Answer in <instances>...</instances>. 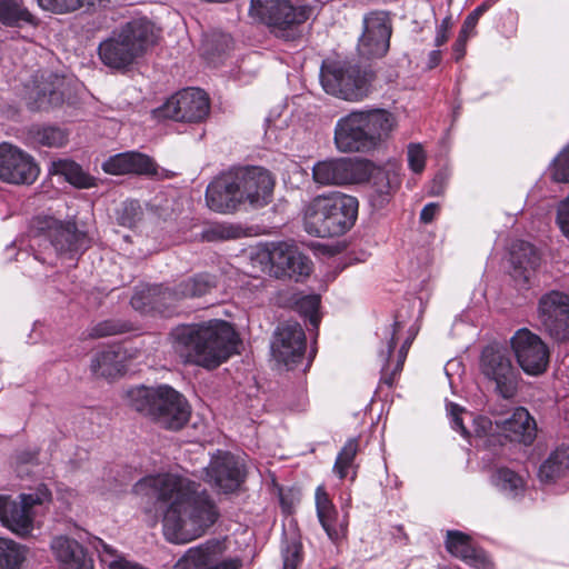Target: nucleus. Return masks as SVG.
Here are the masks:
<instances>
[{"label": "nucleus", "instance_id": "a878e982", "mask_svg": "<svg viewBox=\"0 0 569 569\" xmlns=\"http://www.w3.org/2000/svg\"><path fill=\"white\" fill-rule=\"evenodd\" d=\"M312 9L306 4H292L289 0H282L276 11V18L269 27L277 36L286 39L296 37L295 27L306 22Z\"/></svg>", "mask_w": 569, "mask_h": 569}, {"label": "nucleus", "instance_id": "72a5a7b5", "mask_svg": "<svg viewBox=\"0 0 569 569\" xmlns=\"http://www.w3.org/2000/svg\"><path fill=\"white\" fill-rule=\"evenodd\" d=\"M29 108L32 110H47L63 102V93L52 81L37 84L29 93Z\"/></svg>", "mask_w": 569, "mask_h": 569}, {"label": "nucleus", "instance_id": "e2e57ef3", "mask_svg": "<svg viewBox=\"0 0 569 569\" xmlns=\"http://www.w3.org/2000/svg\"><path fill=\"white\" fill-rule=\"evenodd\" d=\"M440 61H441V51L440 50H432L429 53L428 68L429 69L436 68L440 63Z\"/></svg>", "mask_w": 569, "mask_h": 569}, {"label": "nucleus", "instance_id": "20e7f679", "mask_svg": "<svg viewBox=\"0 0 569 569\" xmlns=\"http://www.w3.org/2000/svg\"><path fill=\"white\" fill-rule=\"evenodd\" d=\"M130 408L169 430L181 429L190 418L184 397L168 385L157 388L139 386L126 393Z\"/></svg>", "mask_w": 569, "mask_h": 569}, {"label": "nucleus", "instance_id": "3c124183", "mask_svg": "<svg viewBox=\"0 0 569 569\" xmlns=\"http://www.w3.org/2000/svg\"><path fill=\"white\" fill-rule=\"evenodd\" d=\"M320 305V299L316 295L306 296L298 302L299 309L305 312L313 327H318L319 317L317 315Z\"/></svg>", "mask_w": 569, "mask_h": 569}, {"label": "nucleus", "instance_id": "6ab92c4d", "mask_svg": "<svg viewBox=\"0 0 569 569\" xmlns=\"http://www.w3.org/2000/svg\"><path fill=\"white\" fill-rule=\"evenodd\" d=\"M39 174L34 159L10 143H0V180L13 184H31Z\"/></svg>", "mask_w": 569, "mask_h": 569}, {"label": "nucleus", "instance_id": "f704fd0d", "mask_svg": "<svg viewBox=\"0 0 569 569\" xmlns=\"http://www.w3.org/2000/svg\"><path fill=\"white\" fill-rule=\"evenodd\" d=\"M569 471V447H559L550 453L539 468V478L542 482L555 481Z\"/></svg>", "mask_w": 569, "mask_h": 569}, {"label": "nucleus", "instance_id": "052dcab7", "mask_svg": "<svg viewBox=\"0 0 569 569\" xmlns=\"http://www.w3.org/2000/svg\"><path fill=\"white\" fill-rule=\"evenodd\" d=\"M469 38L470 37L459 32V36L452 46L453 57L456 61H459L465 57L466 46Z\"/></svg>", "mask_w": 569, "mask_h": 569}, {"label": "nucleus", "instance_id": "ea45409f", "mask_svg": "<svg viewBox=\"0 0 569 569\" xmlns=\"http://www.w3.org/2000/svg\"><path fill=\"white\" fill-rule=\"evenodd\" d=\"M398 179L390 177L386 171H379L373 176L372 191L370 194L371 201H375L378 206H383L389 201L391 193L398 187Z\"/></svg>", "mask_w": 569, "mask_h": 569}, {"label": "nucleus", "instance_id": "b1692460", "mask_svg": "<svg viewBox=\"0 0 569 569\" xmlns=\"http://www.w3.org/2000/svg\"><path fill=\"white\" fill-rule=\"evenodd\" d=\"M447 551L477 569H492L486 552L472 543L471 538L458 530H448L446 538Z\"/></svg>", "mask_w": 569, "mask_h": 569}, {"label": "nucleus", "instance_id": "6e6d98bb", "mask_svg": "<svg viewBox=\"0 0 569 569\" xmlns=\"http://www.w3.org/2000/svg\"><path fill=\"white\" fill-rule=\"evenodd\" d=\"M283 568L297 569L301 561V547L299 543H291L282 550Z\"/></svg>", "mask_w": 569, "mask_h": 569}, {"label": "nucleus", "instance_id": "864d4df0", "mask_svg": "<svg viewBox=\"0 0 569 569\" xmlns=\"http://www.w3.org/2000/svg\"><path fill=\"white\" fill-rule=\"evenodd\" d=\"M489 7L490 4L488 2H483L472 10L465 19L460 33L472 37L480 17L489 9Z\"/></svg>", "mask_w": 569, "mask_h": 569}, {"label": "nucleus", "instance_id": "2f4dec72", "mask_svg": "<svg viewBox=\"0 0 569 569\" xmlns=\"http://www.w3.org/2000/svg\"><path fill=\"white\" fill-rule=\"evenodd\" d=\"M49 172L53 176L63 177L66 181L79 189H89L96 186V179L70 159L51 161Z\"/></svg>", "mask_w": 569, "mask_h": 569}, {"label": "nucleus", "instance_id": "338daca9", "mask_svg": "<svg viewBox=\"0 0 569 569\" xmlns=\"http://www.w3.org/2000/svg\"><path fill=\"white\" fill-rule=\"evenodd\" d=\"M440 180H441V178H440L439 176H437V177L435 178V180H433V187H432V189H431V191H430V193H431V194H433V196H438V194H440V193L442 192V187H441V186L436 187V184H437Z\"/></svg>", "mask_w": 569, "mask_h": 569}, {"label": "nucleus", "instance_id": "8fccbe9b", "mask_svg": "<svg viewBox=\"0 0 569 569\" xmlns=\"http://www.w3.org/2000/svg\"><path fill=\"white\" fill-rule=\"evenodd\" d=\"M92 546L96 549V551L98 552L101 562L106 563L109 567V569H111L113 561L114 562H127L126 559L121 558L118 555V552L114 548H112L111 546L106 543L100 538H94V540L92 541Z\"/></svg>", "mask_w": 569, "mask_h": 569}, {"label": "nucleus", "instance_id": "c85d7f7f", "mask_svg": "<svg viewBox=\"0 0 569 569\" xmlns=\"http://www.w3.org/2000/svg\"><path fill=\"white\" fill-rule=\"evenodd\" d=\"M171 296L170 288L160 284L147 286L134 292L130 303L134 310L141 313L164 312L172 306Z\"/></svg>", "mask_w": 569, "mask_h": 569}, {"label": "nucleus", "instance_id": "f8f14e48", "mask_svg": "<svg viewBox=\"0 0 569 569\" xmlns=\"http://www.w3.org/2000/svg\"><path fill=\"white\" fill-rule=\"evenodd\" d=\"M312 178L321 186L361 183L371 178L370 163L349 158L318 161L312 168Z\"/></svg>", "mask_w": 569, "mask_h": 569}, {"label": "nucleus", "instance_id": "a211bd4d", "mask_svg": "<svg viewBox=\"0 0 569 569\" xmlns=\"http://www.w3.org/2000/svg\"><path fill=\"white\" fill-rule=\"evenodd\" d=\"M271 352L289 369L300 363L306 352V335L301 325L291 320L280 323L273 333Z\"/></svg>", "mask_w": 569, "mask_h": 569}, {"label": "nucleus", "instance_id": "4c0bfd02", "mask_svg": "<svg viewBox=\"0 0 569 569\" xmlns=\"http://www.w3.org/2000/svg\"><path fill=\"white\" fill-rule=\"evenodd\" d=\"M29 136L33 143L48 148H60L68 141V132L56 126H32Z\"/></svg>", "mask_w": 569, "mask_h": 569}, {"label": "nucleus", "instance_id": "c9c22d12", "mask_svg": "<svg viewBox=\"0 0 569 569\" xmlns=\"http://www.w3.org/2000/svg\"><path fill=\"white\" fill-rule=\"evenodd\" d=\"M493 486L507 498L516 499L523 495V478L509 468H499L491 477Z\"/></svg>", "mask_w": 569, "mask_h": 569}, {"label": "nucleus", "instance_id": "680f3d73", "mask_svg": "<svg viewBox=\"0 0 569 569\" xmlns=\"http://www.w3.org/2000/svg\"><path fill=\"white\" fill-rule=\"evenodd\" d=\"M439 207L437 203H428L426 204L420 212V220L425 223H429L433 220L437 214Z\"/></svg>", "mask_w": 569, "mask_h": 569}, {"label": "nucleus", "instance_id": "c756f323", "mask_svg": "<svg viewBox=\"0 0 569 569\" xmlns=\"http://www.w3.org/2000/svg\"><path fill=\"white\" fill-rule=\"evenodd\" d=\"M510 261L513 267V277L522 278L525 282H528L532 272L540 264V256L531 243L517 240L511 244Z\"/></svg>", "mask_w": 569, "mask_h": 569}, {"label": "nucleus", "instance_id": "4d7b16f0", "mask_svg": "<svg viewBox=\"0 0 569 569\" xmlns=\"http://www.w3.org/2000/svg\"><path fill=\"white\" fill-rule=\"evenodd\" d=\"M557 222L561 232L569 239V196L558 207Z\"/></svg>", "mask_w": 569, "mask_h": 569}, {"label": "nucleus", "instance_id": "f257e3e1", "mask_svg": "<svg viewBox=\"0 0 569 569\" xmlns=\"http://www.w3.org/2000/svg\"><path fill=\"white\" fill-rule=\"evenodd\" d=\"M133 492L162 515L163 535L183 545L203 536L219 519V509L199 482L173 473L150 475Z\"/></svg>", "mask_w": 569, "mask_h": 569}, {"label": "nucleus", "instance_id": "aec40b11", "mask_svg": "<svg viewBox=\"0 0 569 569\" xmlns=\"http://www.w3.org/2000/svg\"><path fill=\"white\" fill-rule=\"evenodd\" d=\"M206 477L220 491L233 492L246 479L244 465L233 455L218 451L206 468Z\"/></svg>", "mask_w": 569, "mask_h": 569}, {"label": "nucleus", "instance_id": "412c9836", "mask_svg": "<svg viewBox=\"0 0 569 569\" xmlns=\"http://www.w3.org/2000/svg\"><path fill=\"white\" fill-rule=\"evenodd\" d=\"M221 543L218 540H208L197 547L189 548L176 562L172 569H239L238 560H223Z\"/></svg>", "mask_w": 569, "mask_h": 569}, {"label": "nucleus", "instance_id": "e433bc0d", "mask_svg": "<svg viewBox=\"0 0 569 569\" xmlns=\"http://www.w3.org/2000/svg\"><path fill=\"white\" fill-rule=\"evenodd\" d=\"M0 22L7 27L22 23L36 24V17L22 4V0H0Z\"/></svg>", "mask_w": 569, "mask_h": 569}, {"label": "nucleus", "instance_id": "39448f33", "mask_svg": "<svg viewBox=\"0 0 569 569\" xmlns=\"http://www.w3.org/2000/svg\"><path fill=\"white\" fill-rule=\"evenodd\" d=\"M358 207L357 198L345 193L318 196L306 206L305 230L318 238L342 236L353 227Z\"/></svg>", "mask_w": 569, "mask_h": 569}, {"label": "nucleus", "instance_id": "2eb2a0df", "mask_svg": "<svg viewBox=\"0 0 569 569\" xmlns=\"http://www.w3.org/2000/svg\"><path fill=\"white\" fill-rule=\"evenodd\" d=\"M234 183L241 196V202H248L254 208L267 206L271 201L274 180L271 173L257 166L230 169Z\"/></svg>", "mask_w": 569, "mask_h": 569}, {"label": "nucleus", "instance_id": "de8ad7c7", "mask_svg": "<svg viewBox=\"0 0 569 569\" xmlns=\"http://www.w3.org/2000/svg\"><path fill=\"white\" fill-rule=\"evenodd\" d=\"M128 330L129 326L126 322L119 320H104L93 326L89 336L91 338H103L120 335L127 332Z\"/></svg>", "mask_w": 569, "mask_h": 569}, {"label": "nucleus", "instance_id": "0eeeda50", "mask_svg": "<svg viewBox=\"0 0 569 569\" xmlns=\"http://www.w3.org/2000/svg\"><path fill=\"white\" fill-rule=\"evenodd\" d=\"M373 73L346 60L323 61L320 82L323 90L346 101L358 102L368 97Z\"/></svg>", "mask_w": 569, "mask_h": 569}, {"label": "nucleus", "instance_id": "9d476101", "mask_svg": "<svg viewBox=\"0 0 569 569\" xmlns=\"http://www.w3.org/2000/svg\"><path fill=\"white\" fill-rule=\"evenodd\" d=\"M479 370L495 383V391L502 398L510 399L517 393L519 372L506 346L498 342L486 346L480 353Z\"/></svg>", "mask_w": 569, "mask_h": 569}, {"label": "nucleus", "instance_id": "7c9ffc66", "mask_svg": "<svg viewBox=\"0 0 569 569\" xmlns=\"http://www.w3.org/2000/svg\"><path fill=\"white\" fill-rule=\"evenodd\" d=\"M90 370L99 378H116L124 371V353L117 346L103 349L92 357Z\"/></svg>", "mask_w": 569, "mask_h": 569}, {"label": "nucleus", "instance_id": "79ce46f5", "mask_svg": "<svg viewBox=\"0 0 569 569\" xmlns=\"http://www.w3.org/2000/svg\"><path fill=\"white\" fill-rule=\"evenodd\" d=\"M359 448V441L357 438H350L347 440L342 449L337 456L333 465V472L340 478L345 479L348 476L349 469L353 467L355 458Z\"/></svg>", "mask_w": 569, "mask_h": 569}, {"label": "nucleus", "instance_id": "4468645a", "mask_svg": "<svg viewBox=\"0 0 569 569\" xmlns=\"http://www.w3.org/2000/svg\"><path fill=\"white\" fill-rule=\"evenodd\" d=\"M538 321L540 328L556 341L569 339V295L552 290L539 299Z\"/></svg>", "mask_w": 569, "mask_h": 569}, {"label": "nucleus", "instance_id": "6e6552de", "mask_svg": "<svg viewBox=\"0 0 569 569\" xmlns=\"http://www.w3.org/2000/svg\"><path fill=\"white\" fill-rule=\"evenodd\" d=\"M36 231L37 237L48 241L58 256L70 259L82 254L90 246L88 233L78 228L74 219L39 217L36 220Z\"/></svg>", "mask_w": 569, "mask_h": 569}, {"label": "nucleus", "instance_id": "bb28decb", "mask_svg": "<svg viewBox=\"0 0 569 569\" xmlns=\"http://www.w3.org/2000/svg\"><path fill=\"white\" fill-rule=\"evenodd\" d=\"M50 547L60 569H93L92 560L77 540L58 536L52 539Z\"/></svg>", "mask_w": 569, "mask_h": 569}, {"label": "nucleus", "instance_id": "0e129e2a", "mask_svg": "<svg viewBox=\"0 0 569 569\" xmlns=\"http://www.w3.org/2000/svg\"><path fill=\"white\" fill-rule=\"evenodd\" d=\"M87 10L94 11L97 8L103 7L109 0H84Z\"/></svg>", "mask_w": 569, "mask_h": 569}, {"label": "nucleus", "instance_id": "5701e85b", "mask_svg": "<svg viewBox=\"0 0 569 569\" xmlns=\"http://www.w3.org/2000/svg\"><path fill=\"white\" fill-rule=\"evenodd\" d=\"M102 169L109 174H157V166L154 161L147 154L127 151L109 157L103 163Z\"/></svg>", "mask_w": 569, "mask_h": 569}, {"label": "nucleus", "instance_id": "49530a36", "mask_svg": "<svg viewBox=\"0 0 569 569\" xmlns=\"http://www.w3.org/2000/svg\"><path fill=\"white\" fill-rule=\"evenodd\" d=\"M142 216L143 212L139 201L128 200L122 203L117 219L119 224L132 228L142 219Z\"/></svg>", "mask_w": 569, "mask_h": 569}, {"label": "nucleus", "instance_id": "dca6fc26", "mask_svg": "<svg viewBox=\"0 0 569 569\" xmlns=\"http://www.w3.org/2000/svg\"><path fill=\"white\" fill-rule=\"evenodd\" d=\"M510 346L525 373L539 376L547 370L549 349L538 335L521 328L511 337Z\"/></svg>", "mask_w": 569, "mask_h": 569}, {"label": "nucleus", "instance_id": "393cba45", "mask_svg": "<svg viewBox=\"0 0 569 569\" xmlns=\"http://www.w3.org/2000/svg\"><path fill=\"white\" fill-rule=\"evenodd\" d=\"M316 510L318 520L332 542H338L347 535V522L339 520V513L331 501L325 487L319 486L316 489Z\"/></svg>", "mask_w": 569, "mask_h": 569}, {"label": "nucleus", "instance_id": "a19ab883", "mask_svg": "<svg viewBox=\"0 0 569 569\" xmlns=\"http://www.w3.org/2000/svg\"><path fill=\"white\" fill-rule=\"evenodd\" d=\"M243 234V229L239 224L213 223L202 231L201 237L204 241L217 242L239 239Z\"/></svg>", "mask_w": 569, "mask_h": 569}, {"label": "nucleus", "instance_id": "473e14b6", "mask_svg": "<svg viewBox=\"0 0 569 569\" xmlns=\"http://www.w3.org/2000/svg\"><path fill=\"white\" fill-rule=\"evenodd\" d=\"M216 287L214 277L209 273H198L180 281L172 290L171 305L179 299L202 297Z\"/></svg>", "mask_w": 569, "mask_h": 569}, {"label": "nucleus", "instance_id": "423d86ee", "mask_svg": "<svg viewBox=\"0 0 569 569\" xmlns=\"http://www.w3.org/2000/svg\"><path fill=\"white\" fill-rule=\"evenodd\" d=\"M157 38V30L152 22L147 19H136L102 41L98 53L107 67L124 69L144 54L156 43Z\"/></svg>", "mask_w": 569, "mask_h": 569}, {"label": "nucleus", "instance_id": "1a4fd4ad", "mask_svg": "<svg viewBox=\"0 0 569 569\" xmlns=\"http://www.w3.org/2000/svg\"><path fill=\"white\" fill-rule=\"evenodd\" d=\"M253 260L261 264L263 271L277 278L288 277L298 281L311 271L309 258L287 242H269L258 247Z\"/></svg>", "mask_w": 569, "mask_h": 569}, {"label": "nucleus", "instance_id": "7ed1b4c3", "mask_svg": "<svg viewBox=\"0 0 569 569\" xmlns=\"http://www.w3.org/2000/svg\"><path fill=\"white\" fill-rule=\"evenodd\" d=\"M396 127L395 114L386 109L352 110L337 120L333 143L342 153H368L378 149Z\"/></svg>", "mask_w": 569, "mask_h": 569}, {"label": "nucleus", "instance_id": "bf43d9fd", "mask_svg": "<svg viewBox=\"0 0 569 569\" xmlns=\"http://www.w3.org/2000/svg\"><path fill=\"white\" fill-rule=\"evenodd\" d=\"M475 432L477 436H486L492 428V422L489 418L478 416L473 418Z\"/></svg>", "mask_w": 569, "mask_h": 569}, {"label": "nucleus", "instance_id": "a18cd8bd", "mask_svg": "<svg viewBox=\"0 0 569 569\" xmlns=\"http://www.w3.org/2000/svg\"><path fill=\"white\" fill-rule=\"evenodd\" d=\"M282 0H251L250 14L252 18L270 26L276 18V11Z\"/></svg>", "mask_w": 569, "mask_h": 569}, {"label": "nucleus", "instance_id": "5fc2aeb1", "mask_svg": "<svg viewBox=\"0 0 569 569\" xmlns=\"http://www.w3.org/2000/svg\"><path fill=\"white\" fill-rule=\"evenodd\" d=\"M447 411L451 419V427L459 431L463 437L468 436V430L463 425L462 415H468L465 408L460 407L457 403L450 402L447 405ZM469 416H471L469 413Z\"/></svg>", "mask_w": 569, "mask_h": 569}, {"label": "nucleus", "instance_id": "ddd939ff", "mask_svg": "<svg viewBox=\"0 0 569 569\" xmlns=\"http://www.w3.org/2000/svg\"><path fill=\"white\" fill-rule=\"evenodd\" d=\"M209 111L207 93L197 88H188L170 97L162 107L154 110V116L181 122H201L209 116Z\"/></svg>", "mask_w": 569, "mask_h": 569}, {"label": "nucleus", "instance_id": "09e8293b", "mask_svg": "<svg viewBox=\"0 0 569 569\" xmlns=\"http://www.w3.org/2000/svg\"><path fill=\"white\" fill-rule=\"evenodd\" d=\"M552 179L557 182H569V144L553 160Z\"/></svg>", "mask_w": 569, "mask_h": 569}, {"label": "nucleus", "instance_id": "c03bdc74", "mask_svg": "<svg viewBox=\"0 0 569 569\" xmlns=\"http://www.w3.org/2000/svg\"><path fill=\"white\" fill-rule=\"evenodd\" d=\"M39 7L54 14H67L86 9L84 0H37Z\"/></svg>", "mask_w": 569, "mask_h": 569}, {"label": "nucleus", "instance_id": "f03ea898", "mask_svg": "<svg viewBox=\"0 0 569 569\" xmlns=\"http://www.w3.org/2000/svg\"><path fill=\"white\" fill-rule=\"evenodd\" d=\"M170 337L174 351L186 363L208 370L218 368L239 352L238 333L229 322L220 319L178 326Z\"/></svg>", "mask_w": 569, "mask_h": 569}, {"label": "nucleus", "instance_id": "f3484780", "mask_svg": "<svg viewBox=\"0 0 569 569\" xmlns=\"http://www.w3.org/2000/svg\"><path fill=\"white\" fill-rule=\"evenodd\" d=\"M391 19L386 11H372L363 18V31L358 42V51L366 58H381L390 47Z\"/></svg>", "mask_w": 569, "mask_h": 569}, {"label": "nucleus", "instance_id": "4be33fe9", "mask_svg": "<svg viewBox=\"0 0 569 569\" xmlns=\"http://www.w3.org/2000/svg\"><path fill=\"white\" fill-rule=\"evenodd\" d=\"M206 201L208 207L220 213H229L242 203L238 184L234 183L231 171L214 178L207 187Z\"/></svg>", "mask_w": 569, "mask_h": 569}, {"label": "nucleus", "instance_id": "69168bd1", "mask_svg": "<svg viewBox=\"0 0 569 569\" xmlns=\"http://www.w3.org/2000/svg\"><path fill=\"white\" fill-rule=\"evenodd\" d=\"M406 356H407V349H406V345H403L401 347L400 351H399V359H398V361L396 363V369L397 370H402Z\"/></svg>", "mask_w": 569, "mask_h": 569}, {"label": "nucleus", "instance_id": "13d9d810", "mask_svg": "<svg viewBox=\"0 0 569 569\" xmlns=\"http://www.w3.org/2000/svg\"><path fill=\"white\" fill-rule=\"evenodd\" d=\"M452 28V18L447 16L442 19L440 24L437 27V32L435 37V46L441 47L445 44L449 38V32Z\"/></svg>", "mask_w": 569, "mask_h": 569}, {"label": "nucleus", "instance_id": "603ef678", "mask_svg": "<svg viewBox=\"0 0 569 569\" xmlns=\"http://www.w3.org/2000/svg\"><path fill=\"white\" fill-rule=\"evenodd\" d=\"M408 163L416 173H421L426 166V153L419 143L408 146Z\"/></svg>", "mask_w": 569, "mask_h": 569}, {"label": "nucleus", "instance_id": "9b49d317", "mask_svg": "<svg viewBox=\"0 0 569 569\" xmlns=\"http://www.w3.org/2000/svg\"><path fill=\"white\" fill-rule=\"evenodd\" d=\"M19 501L0 496V521L13 533L24 537L33 529L32 508L51 500V491L40 485L33 492L21 493Z\"/></svg>", "mask_w": 569, "mask_h": 569}, {"label": "nucleus", "instance_id": "58836bf2", "mask_svg": "<svg viewBox=\"0 0 569 569\" xmlns=\"http://www.w3.org/2000/svg\"><path fill=\"white\" fill-rule=\"evenodd\" d=\"M26 546L0 537V569H20L27 559Z\"/></svg>", "mask_w": 569, "mask_h": 569}, {"label": "nucleus", "instance_id": "cd10ccee", "mask_svg": "<svg viewBox=\"0 0 569 569\" xmlns=\"http://www.w3.org/2000/svg\"><path fill=\"white\" fill-rule=\"evenodd\" d=\"M496 425L510 441L530 445L535 440L536 422L522 407L515 409L510 417L497 420Z\"/></svg>", "mask_w": 569, "mask_h": 569}, {"label": "nucleus", "instance_id": "37998d69", "mask_svg": "<svg viewBox=\"0 0 569 569\" xmlns=\"http://www.w3.org/2000/svg\"><path fill=\"white\" fill-rule=\"evenodd\" d=\"M399 329H400V322L395 321V323L392 325V332H391L390 340L388 341L387 349L380 351V357L385 362L382 366V369H381V381L385 385H387L388 387H392L396 375L401 371V370H397L395 367L393 370L391 372H389V358L392 355L393 349L396 347V337L395 336Z\"/></svg>", "mask_w": 569, "mask_h": 569}]
</instances>
